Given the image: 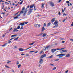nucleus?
Here are the masks:
<instances>
[{
  "instance_id": "obj_52",
  "label": "nucleus",
  "mask_w": 73,
  "mask_h": 73,
  "mask_svg": "<svg viewBox=\"0 0 73 73\" xmlns=\"http://www.w3.org/2000/svg\"><path fill=\"white\" fill-rule=\"evenodd\" d=\"M38 26L39 27H40L41 26V25H40V24H39V25H38Z\"/></svg>"
},
{
  "instance_id": "obj_47",
  "label": "nucleus",
  "mask_w": 73,
  "mask_h": 73,
  "mask_svg": "<svg viewBox=\"0 0 73 73\" xmlns=\"http://www.w3.org/2000/svg\"><path fill=\"white\" fill-rule=\"evenodd\" d=\"M33 52H35V51H31L30 52V53H31V52L32 53Z\"/></svg>"
},
{
  "instance_id": "obj_58",
  "label": "nucleus",
  "mask_w": 73,
  "mask_h": 73,
  "mask_svg": "<svg viewBox=\"0 0 73 73\" xmlns=\"http://www.w3.org/2000/svg\"><path fill=\"white\" fill-rule=\"evenodd\" d=\"M14 48H15V49H16L17 48V46H15L14 47Z\"/></svg>"
},
{
  "instance_id": "obj_53",
  "label": "nucleus",
  "mask_w": 73,
  "mask_h": 73,
  "mask_svg": "<svg viewBox=\"0 0 73 73\" xmlns=\"http://www.w3.org/2000/svg\"><path fill=\"white\" fill-rule=\"evenodd\" d=\"M62 0H59L58 2V3H60V2H61V1Z\"/></svg>"
},
{
  "instance_id": "obj_37",
  "label": "nucleus",
  "mask_w": 73,
  "mask_h": 73,
  "mask_svg": "<svg viewBox=\"0 0 73 73\" xmlns=\"http://www.w3.org/2000/svg\"><path fill=\"white\" fill-rule=\"evenodd\" d=\"M66 3H67V4H69V3L70 2L69 1H66Z\"/></svg>"
},
{
  "instance_id": "obj_32",
  "label": "nucleus",
  "mask_w": 73,
  "mask_h": 73,
  "mask_svg": "<svg viewBox=\"0 0 73 73\" xmlns=\"http://www.w3.org/2000/svg\"><path fill=\"white\" fill-rule=\"evenodd\" d=\"M25 10V7H23L22 8V10L23 11H24V10Z\"/></svg>"
},
{
  "instance_id": "obj_55",
  "label": "nucleus",
  "mask_w": 73,
  "mask_h": 73,
  "mask_svg": "<svg viewBox=\"0 0 73 73\" xmlns=\"http://www.w3.org/2000/svg\"><path fill=\"white\" fill-rule=\"evenodd\" d=\"M71 26H73V22L72 23V24L71 25Z\"/></svg>"
},
{
  "instance_id": "obj_12",
  "label": "nucleus",
  "mask_w": 73,
  "mask_h": 73,
  "mask_svg": "<svg viewBox=\"0 0 73 73\" xmlns=\"http://www.w3.org/2000/svg\"><path fill=\"white\" fill-rule=\"evenodd\" d=\"M56 50V49H53L51 50V52L52 53H54L55 51Z\"/></svg>"
},
{
  "instance_id": "obj_63",
  "label": "nucleus",
  "mask_w": 73,
  "mask_h": 73,
  "mask_svg": "<svg viewBox=\"0 0 73 73\" xmlns=\"http://www.w3.org/2000/svg\"><path fill=\"white\" fill-rule=\"evenodd\" d=\"M55 45H57V43H55Z\"/></svg>"
},
{
  "instance_id": "obj_22",
  "label": "nucleus",
  "mask_w": 73,
  "mask_h": 73,
  "mask_svg": "<svg viewBox=\"0 0 73 73\" xmlns=\"http://www.w3.org/2000/svg\"><path fill=\"white\" fill-rule=\"evenodd\" d=\"M51 24V23H48L47 27H49V26H50V25Z\"/></svg>"
},
{
  "instance_id": "obj_38",
  "label": "nucleus",
  "mask_w": 73,
  "mask_h": 73,
  "mask_svg": "<svg viewBox=\"0 0 73 73\" xmlns=\"http://www.w3.org/2000/svg\"><path fill=\"white\" fill-rule=\"evenodd\" d=\"M31 47H29L27 49H25V50H28V49H30V48H31Z\"/></svg>"
},
{
  "instance_id": "obj_13",
  "label": "nucleus",
  "mask_w": 73,
  "mask_h": 73,
  "mask_svg": "<svg viewBox=\"0 0 73 73\" xmlns=\"http://www.w3.org/2000/svg\"><path fill=\"white\" fill-rule=\"evenodd\" d=\"M55 20H56V18H53V19L51 20L52 22H54V21H55Z\"/></svg>"
},
{
  "instance_id": "obj_2",
  "label": "nucleus",
  "mask_w": 73,
  "mask_h": 73,
  "mask_svg": "<svg viewBox=\"0 0 73 73\" xmlns=\"http://www.w3.org/2000/svg\"><path fill=\"white\" fill-rule=\"evenodd\" d=\"M33 9H30L29 10V12H28V13L29 15H30V14L31 13V12H32V11H33Z\"/></svg>"
},
{
  "instance_id": "obj_42",
  "label": "nucleus",
  "mask_w": 73,
  "mask_h": 73,
  "mask_svg": "<svg viewBox=\"0 0 73 73\" xmlns=\"http://www.w3.org/2000/svg\"><path fill=\"white\" fill-rule=\"evenodd\" d=\"M68 72H69V70H67V71H65V73H68Z\"/></svg>"
},
{
  "instance_id": "obj_4",
  "label": "nucleus",
  "mask_w": 73,
  "mask_h": 73,
  "mask_svg": "<svg viewBox=\"0 0 73 73\" xmlns=\"http://www.w3.org/2000/svg\"><path fill=\"white\" fill-rule=\"evenodd\" d=\"M43 61H43V60H42V59H41L39 61V63L40 64H42V63H43Z\"/></svg>"
},
{
  "instance_id": "obj_49",
  "label": "nucleus",
  "mask_w": 73,
  "mask_h": 73,
  "mask_svg": "<svg viewBox=\"0 0 73 73\" xmlns=\"http://www.w3.org/2000/svg\"><path fill=\"white\" fill-rule=\"evenodd\" d=\"M64 42H65V41H62V44H63V43H64Z\"/></svg>"
},
{
  "instance_id": "obj_6",
  "label": "nucleus",
  "mask_w": 73,
  "mask_h": 73,
  "mask_svg": "<svg viewBox=\"0 0 73 73\" xmlns=\"http://www.w3.org/2000/svg\"><path fill=\"white\" fill-rule=\"evenodd\" d=\"M25 25V23H20L19 24V25H21V26H24Z\"/></svg>"
},
{
  "instance_id": "obj_7",
  "label": "nucleus",
  "mask_w": 73,
  "mask_h": 73,
  "mask_svg": "<svg viewBox=\"0 0 73 73\" xmlns=\"http://www.w3.org/2000/svg\"><path fill=\"white\" fill-rule=\"evenodd\" d=\"M28 11V8H26L25 11V13L24 15H23V16H25V15H26V12H27Z\"/></svg>"
},
{
  "instance_id": "obj_46",
  "label": "nucleus",
  "mask_w": 73,
  "mask_h": 73,
  "mask_svg": "<svg viewBox=\"0 0 73 73\" xmlns=\"http://www.w3.org/2000/svg\"><path fill=\"white\" fill-rule=\"evenodd\" d=\"M55 61H59V59H56Z\"/></svg>"
},
{
  "instance_id": "obj_27",
  "label": "nucleus",
  "mask_w": 73,
  "mask_h": 73,
  "mask_svg": "<svg viewBox=\"0 0 73 73\" xmlns=\"http://www.w3.org/2000/svg\"><path fill=\"white\" fill-rule=\"evenodd\" d=\"M38 25V24H36L34 25V26H35V27H37V26Z\"/></svg>"
},
{
  "instance_id": "obj_59",
  "label": "nucleus",
  "mask_w": 73,
  "mask_h": 73,
  "mask_svg": "<svg viewBox=\"0 0 73 73\" xmlns=\"http://www.w3.org/2000/svg\"><path fill=\"white\" fill-rule=\"evenodd\" d=\"M12 27H11L9 30V31H11V30H12Z\"/></svg>"
},
{
  "instance_id": "obj_26",
  "label": "nucleus",
  "mask_w": 73,
  "mask_h": 73,
  "mask_svg": "<svg viewBox=\"0 0 73 73\" xmlns=\"http://www.w3.org/2000/svg\"><path fill=\"white\" fill-rule=\"evenodd\" d=\"M25 55L27 57H28V56H29V54H25Z\"/></svg>"
},
{
  "instance_id": "obj_28",
  "label": "nucleus",
  "mask_w": 73,
  "mask_h": 73,
  "mask_svg": "<svg viewBox=\"0 0 73 73\" xmlns=\"http://www.w3.org/2000/svg\"><path fill=\"white\" fill-rule=\"evenodd\" d=\"M53 57V55H52L51 56H49L48 57H47L48 58H52Z\"/></svg>"
},
{
  "instance_id": "obj_45",
  "label": "nucleus",
  "mask_w": 73,
  "mask_h": 73,
  "mask_svg": "<svg viewBox=\"0 0 73 73\" xmlns=\"http://www.w3.org/2000/svg\"><path fill=\"white\" fill-rule=\"evenodd\" d=\"M50 65H51V66H54V65L52 64H50Z\"/></svg>"
},
{
  "instance_id": "obj_33",
  "label": "nucleus",
  "mask_w": 73,
  "mask_h": 73,
  "mask_svg": "<svg viewBox=\"0 0 73 73\" xmlns=\"http://www.w3.org/2000/svg\"><path fill=\"white\" fill-rule=\"evenodd\" d=\"M5 67H6V68H9V67L7 65L5 66Z\"/></svg>"
},
{
  "instance_id": "obj_25",
  "label": "nucleus",
  "mask_w": 73,
  "mask_h": 73,
  "mask_svg": "<svg viewBox=\"0 0 73 73\" xmlns=\"http://www.w3.org/2000/svg\"><path fill=\"white\" fill-rule=\"evenodd\" d=\"M24 29V27H23V26H22L20 28V30H21V29Z\"/></svg>"
},
{
  "instance_id": "obj_10",
  "label": "nucleus",
  "mask_w": 73,
  "mask_h": 73,
  "mask_svg": "<svg viewBox=\"0 0 73 73\" xmlns=\"http://www.w3.org/2000/svg\"><path fill=\"white\" fill-rule=\"evenodd\" d=\"M18 30L17 29V28H15L13 31V32H18Z\"/></svg>"
},
{
  "instance_id": "obj_11",
  "label": "nucleus",
  "mask_w": 73,
  "mask_h": 73,
  "mask_svg": "<svg viewBox=\"0 0 73 73\" xmlns=\"http://www.w3.org/2000/svg\"><path fill=\"white\" fill-rule=\"evenodd\" d=\"M19 50L20 52H22V51H23V50H25V49H23L22 48H19Z\"/></svg>"
},
{
  "instance_id": "obj_23",
  "label": "nucleus",
  "mask_w": 73,
  "mask_h": 73,
  "mask_svg": "<svg viewBox=\"0 0 73 73\" xmlns=\"http://www.w3.org/2000/svg\"><path fill=\"white\" fill-rule=\"evenodd\" d=\"M50 47V46H47L46 47H45V49H48V48H49Z\"/></svg>"
},
{
  "instance_id": "obj_30",
  "label": "nucleus",
  "mask_w": 73,
  "mask_h": 73,
  "mask_svg": "<svg viewBox=\"0 0 73 73\" xmlns=\"http://www.w3.org/2000/svg\"><path fill=\"white\" fill-rule=\"evenodd\" d=\"M43 52V51L42 50L39 53V54H42V52Z\"/></svg>"
},
{
  "instance_id": "obj_44",
  "label": "nucleus",
  "mask_w": 73,
  "mask_h": 73,
  "mask_svg": "<svg viewBox=\"0 0 73 73\" xmlns=\"http://www.w3.org/2000/svg\"><path fill=\"white\" fill-rule=\"evenodd\" d=\"M63 16H66L67 15V14H65V13H64L63 14Z\"/></svg>"
},
{
  "instance_id": "obj_48",
  "label": "nucleus",
  "mask_w": 73,
  "mask_h": 73,
  "mask_svg": "<svg viewBox=\"0 0 73 73\" xmlns=\"http://www.w3.org/2000/svg\"><path fill=\"white\" fill-rule=\"evenodd\" d=\"M43 25L44 27H46V23H44Z\"/></svg>"
},
{
  "instance_id": "obj_51",
  "label": "nucleus",
  "mask_w": 73,
  "mask_h": 73,
  "mask_svg": "<svg viewBox=\"0 0 73 73\" xmlns=\"http://www.w3.org/2000/svg\"><path fill=\"white\" fill-rule=\"evenodd\" d=\"M23 12H24V11H21L20 13H23Z\"/></svg>"
},
{
  "instance_id": "obj_43",
  "label": "nucleus",
  "mask_w": 73,
  "mask_h": 73,
  "mask_svg": "<svg viewBox=\"0 0 73 73\" xmlns=\"http://www.w3.org/2000/svg\"><path fill=\"white\" fill-rule=\"evenodd\" d=\"M62 12H63V13H64V9H62Z\"/></svg>"
},
{
  "instance_id": "obj_40",
  "label": "nucleus",
  "mask_w": 73,
  "mask_h": 73,
  "mask_svg": "<svg viewBox=\"0 0 73 73\" xmlns=\"http://www.w3.org/2000/svg\"><path fill=\"white\" fill-rule=\"evenodd\" d=\"M56 67H54V68H53L52 70H56Z\"/></svg>"
},
{
  "instance_id": "obj_39",
  "label": "nucleus",
  "mask_w": 73,
  "mask_h": 73,
  "mask_svg": "<svg viewBox=\"0 0 73 73\" xmlns=\"http://www.w3.org/2000/svg\"><path fill=\"white\" fill-rule=\"evenodd\" d=\"M59 38L61 40H63L64 39V38Z\"/></svg>"
},
{
  "instance_id": "obj_50",
  "label": "nucleus",
  "mask_w": 73,
  "mask_h": 73,
  "mask_svg": "<svg viewBox=\"0 0 73 73\" xmlns=\"http://www.w3.org/2000/svg\"><path fill=\"white\" fill-rule=\"evenodd\" d=\"M58 15H61V12H60V11L59 12Z\"/></svg>"
},
{
  "instance_id": "obj_1",
  "label": "nucleus",
  "mask_w": 73,
  "mask_h": 73,
  "mask_svg": "<svg viewBox=\"0 0 73 73\" xmlns=\"http://www.w3.org/2000/svg\"><path fill=\"white\" fill-rule=\"evenodd\" d=\"M54 25H55L53 27V28H56V27H58V21L57 20H56L55 22L53 23Z\"/></svg>"
},
{
  "instance_id": "obj_21",
  "label": "nucleus",
  "mask_w": 73,
  "mask_h": 73,
  "mask_svg": "<svg viewBox=\"0 0 73 73\" xmlns=\"http://www.w3.org/2000/svg\"><path fill=\"white\" fill-rule=\"evenodd\" d=\"M62 52H67V51L66 50H62Z\"/></svg>"
},
{
  "instance_id": "obj_54",
  "label": "nucleus",
  "mask_w": 73,
  "mask_h": 73,
  "mask_svg": "<svg viewBox=\"0 0 73 73\" xmlns=\"http://www.w3.org/2000/svg\"><path fill=\"white\" fill-rule=\"evenodd\" d=\"M42 34H43V33H40L39 35V36H41V35H42Z\"/></svg>"
},
{
  "instance_id": "obj_17",
  "label": "nucleus",
  "mask_w": 73,
  "mask_h": 73,
  "mask_svg": "<svg viewBox=\"0 0 73 73\" xmlns=\"http://www.w3.org/2000/svg\"><path fill=\"white\" fill-rule=\"evenodd\" d=\"M16 36H17V35H12L11 36V37H15Z\"/></svg>"
},
{
  "instance_id": "obj_18",
  "label": "nucleus",
  "mask_w": 73,
  "mask_h": 73,
  "mask_svg": "<svg viewBox=\"0 0 73 73\" xmlns=\"http://www.w3.org/2000/svg\"><path fill=\"white\" fill-rule=\"evenodd\" d=\"M46 36V34L45 33H44L43 35L42 36L44 37Z\"/></svg>"
},
{
  "instance_id": "obj_29",
  "label": "nucleus",
  "mask_w": 73,
  "mask_h": 73,
  "mask_svg": "<svg viewBox=\"0 0 73 73\" xmlns=\"http://www.w3.org/2000/svg\"><path fill=\"white\" fill-rule=\"evenodd\" d=\"M8 62H7V64H9L10 62H11V61L9 60H7Z\"/></svg>"
},
{
  "instance_id": "obj_31",
  "label": "nucleus",
  "mask_w": 73,
  "mask_h": 73,
  "mask_svg": "<svg viewBox=\"0 0 73 73\" xmlns=\"http://www.w3.org/2000/svg\"><path fill=\"white\" fill-rule=\"evenodd\" d=\"M35 44V42H33L31 44H29V45H33V44Z\"/></svg>"
},
{
  "instance_id": "obj_41",
  "label": "nucleus",
  "mask_w": 73,
  "mask_h": 73,
  "mask_svg": "<svg viewBox=\"0 0 73 73\" xmlns=\"http://www.w3.org/2000/svg\"><path fill=\"white\" fill-rule=\"evenodd\" d=\"M18 64H19V62L18 61H17V65H18Z\"/></svg>"
},
{
  "instance_id": "obj_15",
  "label": "nucleus",
  "mask_w": 73,
  "mask_h": 73,
  "mask_svg": "<svg viewBox=\"0 0 73 73\" xmlns=\"http://www.w3.org/2000/svg\"><path fill=\"white\" fill-rule=\"evenodd\" d=\"M34 5H35L34 4H33L32 5H31L30 6V8H33V7H34Z\"/></svg>"
},
{
  "instance_id": "obj_24",
  "label": "nucleus",
  "mask_w": 73,
  "mask_h": 73,
  "mask_svg": "<svg viewBox=\"0 0 73 73\" xmlns=\"http://www.w3.org/2000/svg\"><path fill=\"white\" fill-rule=\"evenodd\" d=\"M19 38V37H18L14 39V40H17L18 39V38Z\"/></svg>"
},
{
  "instance_id": "obj_36",
  "label": "nucleus",
  "mask_w": 73,
  "mask_h": 73,
  "mask_svg": "<svg viewBox=\"0 0 73 73\" xmlns=\"http://www.w3.org/2000/svg\"><path fill=\"white\" fill-rule=\"evenodd\" d=\"M20 28V26H19L17 27V29H19Z\"/></svg>"
},
{
  "instance_id": "obj_5",
  "label": "nucleus",
  "mask_w": 73,
  "mask_h": 73,
  "mask_svg": "<svg viewBox=\"0 0 73 73\" xmlns=\"http://www.w3.org/2000/svg\"><path fill=\"white\" fill-rule=\"evenodd\" d=\"M46 56V54H44L42 55L40 57V58H44V57H45Z\"/></svg>"
},
{
  "instance_id": "obj_64",
  "label": "nucleus",
  "mask_w": 73,
  "mask_h": 73,
  "mask_svg": "<svg viewBox=\"0 0 73 73\" xmlns=\"http://www.w3.org/2000/svg\"><path fill=\"white\" fill-rule=\"evenodd\" d=\"M5 37V35L4 34L3 35V37Z\"/></svg>"
},
{
  "instance_id": "obj_19",
  "label": "nucleus",
  "mask_w": 73,
  "mask_h": 73,
  "mask_svg": "<svg viewBox=\"0 0 73 73\" xmlns=\"http://www.w3.org/2000/svg\"><path fill=\"white\" fill-rule=\"evenodd\" d=\"M8 44V43H7L5 44H4L2 45V46H3V47H4V46H5L6 45H7Z\"/></svg>"
},
{
  "instance_id": "obj_9",
  "label": "nucleus",
  "mask_w": 73,
  "mask_h": 73,
  "mask_svg": "<svg viewBox=\"0 0 73 73\" xmlns=\"http://www.w3.org/2000/svg\"><path fill=\"white\" fill-rule=\"evenodd\" d=\"M20 15H21L19 14V15H17L16 17H14V19H18V18H19V16H20Z\"/></svg>"
},
{
  "instance_id": "obj_8",
  "label": "nucleus",
  "mask_w": 73,
  "mask_h": 73,
  "mask_svg": "<svg viewBox=\"0 0 73 73\" xmlns=\"http://www.w3.org/2000/svg\"><path fill=\"white\" fill-rule=\"evenodd\" d=\"M57 56H65V54H58L57 55Z\"/></svg>"
},
{
  "instance_id": "obj_61",
  "label": "nucleus",
  "mask_w": 73,
  "mask_h": 73,
  "mask_svg": "<svg viewBox=\"0 0 73 73\" xmlns=\"http://www.w3.org/2000/svg\"><path fill=\"white\" fill-rule=\"evenodd\" d=\"M21 56H23V55H25V54H21Z\"/></svg>"
},
{
  "instance_id": "obj_14",
  "label": "nucleus",
  "mask_w": 73,
  "mask_h": 73,
  "mask_svg": "<svg viewBox=\"0 0 73 73\" xmlns=\"http://www.w3.org/2000/svg\"><path fill=\"white\" fill-rule=\"evenodd\" d=\"M45 28H44V27H43L42 29V31H45Z\"/></svg>"
},
{
  "instance_id": "obj_57",
  "label": "nucleus",
  "mask_w": 73,
  "mask_h": 73,
  "mask_svg": "<svg viewBox=\"0 0 73 73\" xmlns=\"http://www.w3.org/2000/svg\"><path fill=\"white\" fill-rule=\"evenodd\" d=\"M65 20H66V19H65L64 20L62 21V22H65Z\"/></svg>"
},
{
  "instance_id": "obj_35",
  "label": "nucleus",
  "mask_w": 73,
  "mask_h": 73,
  "mask_svg": "<svg viewBox=\"0 0 73 73\" xmlns=\"http://www.w3.org/2000/svg\"><path fill=\"white\" fill-rule=\"evenodd\" d=\"M34 7V11H36V6H33Z\"/></svg>"
},
{
  "instance_id": "obj_20",
  "label": "nucleus",
  "mask_w": 73,
  "mask_h": 73,
  "mask_svg": "<svg viewBox=\"0 0 73 73\" xmlns=\"http://www.w3.org/2000/svg\"><path fill=\"white\" fill-rule=\"evenodd\" d=\"M70 56V54H67L66 55V57H69Z\"/></svg>"
},
{
  "instance_id": "obj_60",
  "label": "nucleus",
  "mask_w": 73,
  "mask_h": 73,
  "mask_svg": "<svg viewBox=\"0 0 73 73\" xmlns=\"http://www.w3.org/2000/svg\"><path fill=\"white\" fill-rule=\"evenodd\" d=\"M60 50V49L57 48L56 50Z\"/></svg>"
},
{
  "instance_id": "obj_56",
  "label": "nucleus",
  "mask_w": 73,
  "mask_h": 73,
  "mask_svg": "<svg viewBox=\"0 0 73 73\" xmlns=\"http://www.w3.org/2000/svg\"><path fill=\"white\" fill-rule=\"evenodd\" d=\"M64 49V48H61V49H60V50H62Z\"/></svg>"
},
{
  "instance_id": "obj_16",
  "label": "nucleus",
  "mask_w": 73,
  "mask_h": 73,
  "mask_svg": "<svg viewBox=\"0 0 73 73\" xmlns=\"http://www.w3.org/2000/svg\"><path fill=\"white\" fill-rule=\"evenodd\" d=\"M44 5H45V4L44 3H42L41 7L44 8Z\"/></svg>"
},
{
  "instance_id": "obj_62",
  "label": "nucleus",
  "mask_w": 73,
  "mask_h": 73,
  "mask_svg": "<svg viewBox=\"0 0 73 73\" xmlns=\"http://www.w3.org/2000/svg\"><path fill=\"white\" fill-rule=\"evenodd\" d=\"M70 41H72L73 42V39H70Z\"/></svg>"
},
{
  "instance_id": "obj_3",
  "label": "nucleus",
  "mask_w": 73,
  "mask_h": 73,
  "mask_svg": "<svg viewBox=\"0 0 73 73\" xmlns=\"http://www.w3.org/2000/svg\"><path fill=\"white\" fill-rule=\"evenodd\" d=\"M50 5L51 7H54V3L52 2H50Z\"/></svg>"
},
{
  "instance_id": "obj_34",
  "label": "nucleus",
  "mask_w": 73,
  "mask_h": 73,
  "mask_svg": "<svg viewBox=\"0 0 73 73\" xmlns=\"http://www.w3.org/2000/svg\"><path fill=\"white\" fill-rule=\"evenodd\" d=\"M21 66V64H19L18 65V68H19Z\"/></svg>"
}]
</instances>
